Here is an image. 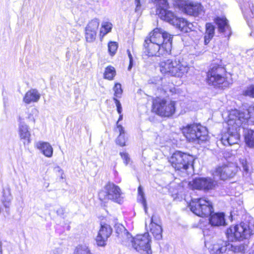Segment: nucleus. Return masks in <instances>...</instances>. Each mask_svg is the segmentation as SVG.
I'll use <instances>...</instances> for the list:
<instances>
[{
  "label": "nucleus",
  "mask_w": 254,
  "mask_h": 254,
  "mask_svg": "<svg viewBox=\"0 0 254 254\" xmlns=\"http://www.w3.org/2000/svg\"><path fill=\"white\" fill-rule=\"evenodd\" d=\"M190 210L195 215L203 217L210 215L209 223L213 226H226L225 214L213 212L212 202L205 197L191 200L189 205Z\"/></svg>",
  "instance_id": "nucleus-1"
},
{
  "label": "nucleus",
  "mask_w": 254,
  "mask_h": 254,
  "mask_svg": "<svg viewBox=\"0 0 254 254\" xmlns=\"http://www.w3.org/2000/svg\"><path fill=\"white\" fill-rule=\"evenodd\" d=\"M159 67L162 74L178 78L185 76L190 69L186 63L177 59L161 61L159 64Z\"/></svg>",
  "instance_id": "nucleus-2"
},
{
  "label": "nucleus",
  "mask_w": 254,
  "mask_h": 254,
  "mask_svg": "<svg viewBox=\"0 0 254 254\" xmlns=\"http://www.w3.org/2000/svg\"><path fill=\"white\" fill-rule=\"evenodd\" d=\"M235 114H229L227 122L228 131L222 134L221 142L224 145H231L237 144L240 140V134L238 131L241 126L237 125Z\"/></svg>",
  "instance_id": "nucleus-3"
},
{
  "label": "nucleus",
  "mask_w": 254,
  "mask_h": 254,
  "mask_svg": "<svg viewBox=\"0 0 254 254\" xmlns=\"http://www.w3.org/2000/svg\"><path fill=\"white\" fill-rule=\"evenodd\" d=\"M176 109V102L172 100L157 98L153 102L152 111L161 117L172 116Z\"/></svg>",
  "instance_id": "nucleus-4"
},
{
  "label": "nucleus",
  "mask_w": 254,
  "mask_h": 254,
  "mask_svg": "<svg viewBox=\"0 0 254 254\" xmlns=\"http://www.w3.org/2000/svg\"><path fill=\"white\" fill-rule=\"evenodd\" d=\"M251 234L249 226L244 223L231 226L226 232L227 238L231 242L243 241L247 239Z\"/></svg>",
  "instance_id": "nucleus-5"
},
{
  "label": "nucleus",
  "mask_w": 254,
  "mask_h": 254,
  "mask_svg": "<svg viewBox=\"0 0 254 254\" xmlns=\"http://www.w3.org/2000/svg\"><path fill=\"white\" fill-rule=\"evenodd\" d=\"M182 132L189 141L195 140L203 141L207 138L206 128L199 125H188L183 128Z\"/></svg>",
  "instance_id": "nucleus-6"
},
{
  "label": "nucleus",
  "mask_w": 254,
  "mask_h": 254,
  "mask_svg": "<svg viewBox=\"0 0 254 254\" xmlns=\"http://www.w3.org/2000/svg\"><path fill=\"white\" fill-rule=\"evenodd\" d=\"M121 195L122 191L119 187L112 183L106 184L99 193L100 200L105 202L111 200L120 203L122 201Z\"/></svg>",
  "instance_id": "nucleus-7"
},
{
  "label": "nucleus",
  "mask_w": 254,
  "mask_h": 254,
  "mask_svg": "<svg viewBox=\"0 0 254 254\" xmlns=\"http://www.w3.org/2000/svg\"><path fill=\"white\" fill-rule=\"evenodd\" d=\"M161 19L176 26L182 31L189 32L192 30V24L183 18L177 17L172 12L161 10L160 12Z\"/></svg>",
  "instance_id": "nucleus-8"
},
{
  "label": "nucleus",
  "mask_w": 254,
  "mask_h": 254,
  "mask_svg": "<svg viewBox=\"0 0 254 254\" xmlns=\"http://www.w3.org/2000/svg\"><path fill=\"white\" fill-rule=\"evenodd\" d=\"M171 50V45L169 42L165 43L164 47L148 41V39L145 40L143 54L148 57L164 56L169 54Z\"/></svg>",
  "instance_id": "nucleus-9"
},
{
  "label": "nucleus",
  "mask_w": 254,
  "mask_h": 254,
  "mask_svg": "<svg viewBox=\"0 0 254 254\" xmlns=\"http://www.w3.org/2000/svg\"><path fill=\"white\" fill-rule=\"evenodd\" d=\"M194 159L191 155L180 151L175 152L170 158L169 161L173 167L178 170H187L192 166Z\"/></svg>",
  "instance_id": "nucleus-10"
},
{
  "label": "nucleus",
  "mask_w": 254,
  "mask_h": 254,
  "mask_svg": "<svg viewBox=\"0 0 254 254\" xmlns=\"http://www.w3.org/2000/svg\"><path fill=\"white\" fill-rule=\"evenodd\" d=\"M150 242L148 233L137 235L130 240L132 248L142 254H152Z\"/></svg>",
  "instance_id": "nucleus-11"
},
{
  "label": "nucleus",
  "mask_w": 254,
  "mask_h": 254,
  "mask_svg": "<svg viewBox=\"0 0 254 254\" xmlns=\"http://www.w3.org/2000/svg\"><path fill=\"white\" fill-rule=\"evenodd\" d=\"M225 69L220 66H214L207 73V82L210 85L218 86L226 82Z\"/></svg>",
  "instance_id": "nucleus-12"
},
{
  "label": "nucleus",
  "mask_w": 254,
  "mask_h": 254,
  "mask_svg": "<svg viewBox=\"0 0 254 254\" xmlns=\"http://www.w3.org/2000/svg\"><path fill=\"white\" fill-rule=\"evenodd\" d=\"M148 41L162 47H164L165 43L169 42L172 46V37L169 33L161 28H155L149 34Z\"/></svg>",
  "instance_id": "nucleus-13"
},
{
  "label": "nucleus",
  "mask_w": 254,
  "mask_h": 254,
  "mask_svg": "<svg viewBox=\"0 0 254 254\" xmlns=\"http://www.w3.org/2000/svg\"><path fill=\"white\" fill-rule=\"evenodd\" d=\"M179 5L184 12L190 15L199 16L204 13V7L199 3H187L186 1L181 0L179 2Z\"/></svg>",
  "instance_id": "nucleus-14"
},
{
  "label": "nucleus",
  "mask_w": 254,
  "mask_h": 254,
  "mask_svg": "<svg viewBox=\"0 0 254 254\" xmlns=\"http://www.w3.org/2000/svg\"><path fill=\"white\" fill-rule=\"evenodd\" d=\"M238 170V168L236 164L228 163L218 167L216 172L222 180H226L235 176Z\"/></svg>",
  "instance_id": "nucleus-15"
},
{
  "label": "nucleus",
  "mask_w": 254,
  "mask_h": 254,
  "mask_svg": "<svg viewBox=\"0 0 254 254\" xmlns=\"http://www.w3.org/2000/svg\"><path fill=\"white\" fill-rule=\"evenodd\" d=\"M245 112H240L238 110H234L230 112V114H235L236 120L237 121V125L241 126L244 123H245L248 119L254 123V107H250Z\"/></svg>",
  "instance_id": "nucleus-16"
},
{
  "label": "nucleus",
  "mask_w": 254,
  "mask_h": 254,
  "mask_svg": "<svg viewBox=\"0 0 254 254\" xmlns=\"http://www.w3.org/2000/svg\"><path fill=\"white\" fill-rule=\"evenodd\" d=\"M192 189L198 190H210L214 187V181L210 178H197L189 183Z\"/></svg>",
  "instance_id": "nucleus-17"
},
{
  "label": "nucleus",
  "mask_w": 254,
  "mask_h": 254,
  "mask_svg": "<svg viewBox=\"0 0 254 254\" xmlns=\"http://www.w3.org/2000/svg\"><path fill=\"white\" fill-rule=\"evenodd\" d=\"M112 232L111 226L107 224H101L96 241L98 246L104 247L106 245L108 238Z\"/></svg>",
  "instance_id": "nucleus-18"
},
{
  "label": "nucleus",
  "mask_w": 254,
  "mask_h": 254,
  "mask_svg": "<svg viewBox=\"0 0 254 254\" xmlns=\"http://www.w3.org/2000/svg\"><path fill=\"white\" fill-rule=\"evenodd\" d=\"M150 231L157 240H160L162 237L163 229L159 220H156L154 216H152L149 225Z\"/></svg>",
  "instance_id": "nucleus-19"
},
{
  "label": "nucleus",
  "mask_w": 254,
  "mask_h": 254,
  "mask_svg": "<svg viewBox=\"0 0 254 254\" xmlns=\"http://www.w3.org/2000/svg\"><path fill=\"white\" fill-rule=\"evenodd\" d=\"M232 248V245L227 241L219 240L209 248L212 254H220L225 253L227 250Z\"/></svg>",
  "instance_id": "nucleus-20"
},
{
  "label": "nucleus",
  "mask_w": 254,
  "mask_h": 254,
  "mask_svg": "<svg viewBox=\"0 0 254 254\" xmlns=\"http://www.w3.org/2000/svg\"><path fill=\"white\" fill-rule=\"evenodd\" d=\"M40 98V94L36 89H31L26 92L23 97V102L29 104L31 103L37 102Z\"/></svg>",
  "instance_id": "nucleus-21"
},
{
  "label": "nucleus",
  "mask_w": 254,
  "mask_h": 254,
  "mask_svg": "<svg viewBox=\"0 0 254 254\" xmlns=\"http://www.w3.org/2000/svg\"><path fill=\"white\" fill-rule=\"evenodd\" d=\"M35 146L46 157H50L53 155V150L51 145L48 142H38Z\"/></svg>",
  "instance_id": "nucleus-22"
},
{
  "label": "nucleus",
  "mask_w": 254,
  "mask_h": 254,
  "mask_svg": "<svg viewBox=\"0 0 254 254\" xmlns=\"http://www.w3.org/2000/svg\"><path fill=\"white\" fill-rule=\"evenodd\" d=\"M215 22L220 32H226L228 35L231 34L230 28L225 17H217L215 19Z\"/></svg>",
  "instance_id": "nucleus-23"
},
{
  "label": "nucleus",
  "mask_w": 254,
  "mask_h": 254,
  "mask_svg": "<svg viewBox=\"0 0 254 254\" xmlns=\"http://www.w3.org/2000/svg\"><path fill=\"white\" fill-rule=\"evenodd\" d=\"M19 134L20 139L22 140L24 145L28 144L30 142L31 134L27 126L21 125L19 126Z\"/></svg>",
  "instance_id": "nucleus-24"
},
{
  "label": "nucleus",
  "mask_w": 254,
  "mask_h": 254,
  "mask_svg": "<svg viewBox=\"0 0 254 254\" xmlns=\"http://www.w3.org/2000/svg\"><path fill=\"white\" fill-rule=\"evenodd\" d=\"M244 137L246 144L250 147H254V130H245Z\"/></svg>",
  "instance_id": "nucleus-25"
},
{
  "label": "nucleus",
  "mask_w": 254,
  "mask_h": 254,
  "mask_svg": "<svg viewBox=\"0 0 254 254\" xmlns=\"http://www.w3.org/2000/svg\"><path fill=\"white\" fill-rule=\"evenodd\" d=\"M214 31L215 28L213 25L210 23L206 24V31L204 36V43L205 45L209 43L210 40L214 36Z\"/></svg>",
  "instance_id": "nucleus-26"
},
{
  "label": "nucleus",
  "mask_w": 254,
  "mask_h": 254,
  "mask_svg": "<svg viewBox=\"0 0 254 254\" xmlns=\"http://www.w3.org/2000/svg\"><path fill=\"white\" fill-rule=\"evenodd\" d=\"M155 2L156 3L157 7L156 9V14L161 18L160 12L161 10H164L167 12H172L168 10V3L167 0H154Z\"/></svg>",
  "instance_id": "nucleus-27"
},
{
  "label": "nucleus",
  "mask_w": 254,
  "mask_h": 254,
  "mask_svg": "<svg viewBox=\"0 0 254 254\" xmlns=\"http://www.w3.org/2000/svg\"><path fill=\"white\" fill-rule=\"evenodd\" d=\"M112 28L111 23L107 21H104L101 24V27L100 30V36L102 38L106 34L110 32Z\"/></svg>",
  "instance_id": "nucleus-28"
},
{
  "label": "nucleus",
  "mask_w": 254,
  "mask_h": 254,
  "mask_svg": "<svg viewBox=\"0 0 254 254\" xmlns=\"http://www.w3.org/2000/svg\"><path fill=\"white\" fill-rule=\"evenodd\" d=\"M74 254H91L88 247L85 244H79L74 250Z\"/></svg>",
  "instance_id": "nucleus-29"
},
{
  "label": "nucleus",
  "mask_w": 254,
  "mask_h": 254,
  "mask_svg": "<svg viewBox=\"0 0 254 254\" xmlns=\"http://www.w3.org/2000/svg\"><path fill=\"white\" fill-rule=\"evenodd\" d=\"M100 24V21L97 18H94L91 20L86 27V29L90 31L97 32Z\"/></svg>",
  "instance_id": "nucleus-30"
},
{
  "label": "nucleus",
  "mask_w": 254,
  "mask_h": 254,
  "mask_svg": "<svg viewBox=\"0 0 254 254\" xmlns=\"http://www.w3.org/2000/svg\"><path fill=\"white\" fill-rule=\"evenodd\" d=\"M116 75V70L112 66H107L104 73V78L108 80H112Z\"/></svg>",
  "instance_id": "nucleus-31"
},
{
  "label": "nucleus",
  "mask_w": 254,
  "mask_h": 254,
  "mask_svg": "<svg viewBox=\"0 0 254 254\" xmlns=\"http://www.w3.org/2000/svg\"><path fill=\"white\" fill-rule=\"evenodd\" d=\"M138 200L143 204L145 212H147V203L143 189L141 186L138 188Z\"/></svg>",
  "instance_id": "nucleus-32"
},
{
  "label": "nucleus",
  "mask_w": 254,
  "mask_h": 254,
  "mask_svg": "<svg viewBox=\"0 0 254 254\" xmlns=\"http://www.w3.org/2000/svg\"><path fill=\"white\" fill-rule=\"evenodd\" d=\"M96 34L97 32H94L92 31H90L86 29L85 38L86 41L88 42H93L96 39Z\"/></svg>",
  "instance_id": "nucleus-33"
},
{
  "label": "nucleus",
  "mask_w": 254,
  "mask_h": 254,
  "mask_svg": "<svg viewBox=\"0 0 254 254\" xmlns=\"http://www.w3.org/2000/svg\"><path fill=\"white\" fill-rule=\"evenodd\" d=\"M118 44L115 42H110L108 44V50L111 54L113 56L115 55L118 48Z\"/></svg>",
  "instance_id": "nucleus-34"
},
{
  "label": "nucleus",
  "mask_w": 254,
  "mask_h": 254,
  "mask_svg": "<svg viewBox=\"0 0 254 254\" xmlns=\"http://www.w3.org/2000/svg\"><path fill=\"white\" fill-rule=\"evenodd\" d=\"M243 95L254 98V85H252L248 87L244 91Z\"/></svg>",
  "instance_id": "nucleus-35"
},
{
  "label": "nucleus",
  "mask_w": 254,
  "mask_h": 254,
  "mask_svg": "<svg viewBox=\"0 0 254 254\" xmlns=\"http://www.w3.org/2000/svg\"><path fill=\"white\" fill-rule=\"evenodd\" d=\"M113 90L114 91V96L116 97H120L123 93L121 85L120 83L115 84Z\"/></svg>",
  "instance_id": "nucleus-36"
},
{
  "label": "nucleus",
  "mask_w": 254,
  "mask_h": 254,
  "mask_svg": "<svg viewBox=\"0 0 254 254\" xmlns=\"http://www.w3.org/2000/svg\"><path fill=\"white\" fill-rule=\"evenodd\" d=\"M117 143L121 146H124L126 145V139L125 135L123 134H119L117 139Z\"/></svg>",
  "instance_id": "nucleus-37"
},
{
  "label": "nucleus",
  "mask_w": 254,
  "mask_h": 254,
  "mask_svg": "<svg viewBox=\"0 0 254 254\" xmlns=\"http://www.w3.org/2000/svg\"><path fill=\"white\" fill-rule=\"evenodd\" d=\"M245 250L246 247L243 245H240L235 247H233L232 246V248H230V250L233 251L235 252H243Z\"/></svg>",
  "instance_id": "nucleus-38"
},
{
  "label": "nucleus",
  "mask_w": 254,
  "mask_h": 254,
  "mask_svg": "<svg viewBox=\"0 0 254 254\" xmlns=\"http://www.w3.org/2000/svg\"><path fill=\"white\" fill-rule=\"evenodd\" d=\"M113 100L115 101V103L116 104L117 112L119 114H121L122 112V107L121 104L120 103V101L115 97L113 98Z\"/></svg>",
  "instance_id": "nucleus-39"
},
{
  "label": "nucleus",
  "mask_w": 254,
  "mask_h": 254,
  "mask_svg": "<svg viewBox=\"0 0 254 254\" xmlns=\"http://www.w3.org/2000/svg\"><path fill=\"white\" fill-rule=\"evenodd\" d=\"M120 155L122 159L124 160L125 164L127 165L129 161V158L128 154L125 152H121Z\"/></svg>",
  "instance_id": "nucleus-40"
},
{
  "label": "nucleus",
  "mask_w": 254,
  "mask_h": 254,
  "mask_svg": "<svg viewBox=\"0 0 254 254\" xmlns=\"http://www.w3.org/2000/svg\"><path fill=\"white\" fill-rule=\"evenodd\" d=\"M116 125L117 128L118 129L119 132H120V134H123L124 135H125V131L124 127H122V126H121V125H119L118 124V122H117Z\"/></svg>",
  "instance_id": "nucleus-41"
},
{
  "label": "nucleus",
  "mask_w": 254,
  "mask_h": 254,
  "mask_svg": "<svg viewBox=\"0 0 254 254\" xmlns=\"http://www.w3.org/2000/svg\"><path fill=\"white\" fill-rule=\"evenodd\" d=\"M241 163L243 165L244 170H245V171H248V164H247V162L246 161V160H242L241 161Z\"/></svg>",
  "instance_id": "nucleus-42"
},
{
  "label": "nucleus",
  "mask_w": 254,
  "mask_h": 254,
  "mask_svg": "<svg viewBox=\"0 0 254 254\" xmlns=\"http://www.w3.org/2000/svg\"><path fill=\"white\" fill-rule=\"evenodd\" d=\"M135 3L136 4L135 11H138L141 7L140 0H135Z\"/></svg>",
  "instance_id": "nucleus-43"
},
{
  "label": "nucleus",
  "mask_w": 254,
  "mask_h": 254,
  "mask_svg": "<svg viewBox=\"0 0 254 254\" xmlns=\"http://www.w3.org/2000/svg\"><path fill=\"white\" fill-rule=\"evenodd\" d=\"M127 52L128 58L129 59V62H133V58L130 53V52L129 50H127Z\"/></svg>",
  "instance_id": "nucleus-44"
},
{
  "label": "nucleus",
  "mask_w": 254,
  "mask_h": 254,
  "mask_svg": "<svg viewBox=\"0 0 254 254\" xmlns=\"http://www.w3.org/2000/svg\"><path fill=\"white\" fill-rule=\"evenodd\" d=\"M123 119V115L122 114V113L121 114H120V116H119V118L118 119V121L117 122H118V123L122 121Z\"/></svg>",
  "instance_id": "nucleus-45"
},
{
  "label": "nucleus",
  "mask_w": 254,
  "mask_h": 254,
  "mask_svg": "<svg viewBox=\"0 0 254 254\" xmlns=\"http://www.w3.org/2000/svg\"><path fill=\"white\" fill-rule=\"evenodd\" d=\"M119 228H120V229L121 231H126L125 228L123 226L121 225L120 226H119Z\"/></svg>",
  "instance_id": "nucleus-46"
},
{
  "label": "nucleus",
  "mask_w": 254,
  "mask_h": 254,
  "mask_svg": "<svg viewBox=\"0 0 254 254\" xmlns=\"http://www.w3.org/2000/svg\"><path fill=\"white\" fill-rule=\"evenodd\" d=\"M132 66V62H129V64L128 67V69L130 70Z\"/></svg>",
  "instance_id": "nucleus-47"
},
{
  "label": "nucleus",
  "mask_w": 254,
  "mask_h": 254,
  "mask_svg": "<svg viewBox=\"0 0 254 254\" xmlns=\"http://www.w3.org/2000/svg\"><path fill=\"white\" fill-rule=\"evenodd\" d=\"M0 254H2V250L1 248V242H0Z\"/></svg>",
  "instance_id": "nucleus-48"
},
{
  "label": "nucleus",
  "mask_w": 254,
  "mask_h": 254,
  "mask_svg": "<svg viewBox=\"0 0 254 254\" xmlns=\"http://www.w3.org/2000/svg\"><path fill=\"white\" fill-rule=\"evenodd\" d=\"M163 90L165 91V92H167V90H168V88H164Z\"/></svg>",
  "instance_id": "nucleus-49"
},
{
  "label": "nucleus",
  "mask_w": 254,
  "mask_h": 254,
  "mask_svg": "<svg viewBox=\"0 0 254 254\" xmlns=\"http://www.w3.org/2000/svg\"><path fill=\"white\" fill-rule=\"evenodd\" d=\"M1 211H2V209H1V207L0 206V213L1 212Z\"/></svg>",
  "instance_id": "nucleus-50"
},
{
  "label": "nucleus",
  "mask_w": 254,
  "mask_h": 254,
  "mask_svg": "<svg viewBox=\"0 0 254 254\" xmlns=\"http://www.w3.org/2000/svg\"><path fill=\"white\" fill-rule=\"evenodd\" d=\"M117 233H120V232L119 231L118 229H117Z\"/></svg>",
  "instance_id": "nucleus-51"
},
{
  "label": "nucleus",
  "mask_w": 254,
  "mask_h": 254,
  "mask_svg": "<svg viewBox=\"0 0 254 254\" xmlns=\"http://www.w3.org/2000/svg\"><path fill=\"white\" fill-rule=\"evenodd\" d=\"M4 206L5 207H8V206H7L6 205H4Z\"/></svg>",
  "instance_id": "nucleus-52"
},
{
  "label": "nucleus",
  "mask_w": 254,
  "mask_h": 254,
  "mask_svg": "<svg viewBox=\"0 0 254 254\" xmlns=\"http://www.w3.org/2000/svg\"><path fill=\"white\" fill-rule=\"evenodd\" d=\"M53 254H56V253H54Z\"/></svg>",
  "instance_id": "nucleus-53"
}]
</instances>
